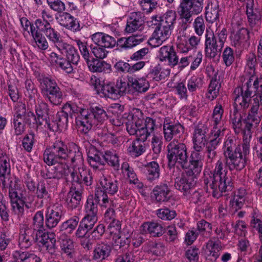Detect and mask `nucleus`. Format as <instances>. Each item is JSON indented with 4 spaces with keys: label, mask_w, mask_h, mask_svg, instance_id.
Listing matches in <instances>:
<instances>
[{
    "label": "nucleus",
    "mask_w": 262,
    "mask_h": 262,
    "mask_svg": "<svg viewBox=\"0 0 262 262\" xmlns=\"http://www.w3.org/2000/svg\"><path fill=\"white\" fill-rule=\"evenodd\" d=\"M224 162L217 161L214 170L205 174L204 183L207 192L211 193L213 196L219 198L223 192L231 191L232 183L230 178L227 176L225 167L230 171H241L245 167L247 156L250 153V144L243 142L242 151L239 144L233 138H228L223 147Z\"/></svg>",
    "instance_id": "nucleus-1"
},
{
    "label": "nucleus",
    "mask_w": 262,
    "mask_h": 262,
    "mask_svg": "<svg viewBox=\"0 0 262 262\" xmlns=\"http://www.w3.org/2000/svg\"><path fill=\"white\" fill-rule=\"evenodd\" d=\"M43 160L48 166L56 165L45 173L41 171L42 177L46 179L59 180L68 176L69 167L68 162L76 165L83 162L82 155L79 147L73 144L69 147L64 142L57 139L53 144L47 147L43 154Z\"/></svg>",
    "instance_id": "nucleus-2"
},
{
    "label": "nucleus",
    "mask_w": 262,
    "mask_h": 262,
    "mask_svg": "<svg viewBox=\"0 0 262 262\" xmlns=\"http://www.w3.org/2000/svg\"><path fill=\"white\" fill-rule=\"evenodd\" d=\"M260 82L261 80L252 75L242 86L236 88L234 91L235 104L243 111L248 108L250 104L252 106L256 102L258 107L262 106V83Z\"/></svg>",
    "instance_id": "nucleus-3"
},
{
    "label": "nucleus",
    "mask_w": 262,
    "mask_h": 262,
    "mask_svg": "<svg viewBox=\"0 0 262 262\" xmlns=\"http://www.w3.org/2000/svg\"><path fill=\"white\" fill-rule=\"evenodd\" d=\"M70 176L72 185L66 199V204L69 209H73L80 204L82 193L81 185L91 186L93 178L90 170L83 167H79L78 171L74 170L70 173Z\"/></svg>",
    "instance_id": "nucleus-4"
},
{
    "label": "nucleus",
    "mask_w": 262,
    "mask_h": 262,
    "mask_svg": "<svg viewBox=\"0 0 262 262\" xmlns=\"http://www.w3.org/2000/svg\"><path fill=\"white\" fill-rule=\"evenodd\" d=\"M126 123V130L130 135H136L143 141L154 135L157 128L156 120L150 117L144 119L143 114L139 108H135Z\"/></svg>",
    "instance_id": "nucleus-5"
},
{
    "label": "nucleus",
    "mask_w": 262,
    "mask_h": 262,
    "mask_svg": "<svg viewBox=\"0 0 262 262\" xmlns=\"http://www.w3.org/2000/svg\"><path fill=\"white\" fill-rule=\"evenodd\" d=\"M91 83L93 85L98 94L101 97L116 99L127 93V84L122 79H118L116 83L105 82L96 76L92 77Z\"/></svg>",
    "instance_id": "nucleus-6"
},
{
    "label": "nucleus",
    "mask_w": 262,
    "mask_h": 262,
    "mask_svg": "<svg viewBox=\"0 0 262 262\" xmlns=\"http://www.w3.org/2000/svg\"><path fill=\"white\" fill-rule=\"evenodd\" d=\"M167 158L169 167L177 165L183 169L188 166L187 148L185 144L173 139L167 145Z\"/></svg>",
    "instance_id": "nucleus-7"
},
{
    "label": "nucleus",
    "mask_w": 262,
    "mask_h": 262,
    "mask_svg": "<svg viewBox=\"0 0 262 262\" xmlns=\"http://www.w3.org/2000/svg\"><path fill=\"white\" fill-rule=\"evenodd\" d=\"M226 29L223 28L221 31H206L205 33L204 52L206 57L214 58L220 55L224 46L227 34Z\"/></svg>",
    "instance_id": "nucleus-8"
},
{
    "label": "nucleus",
    "mask_w": 262,
    "mask_h": 262,
    "mask_svg": "<svg viewBox=\"0 0 262 262\" xmlns=\"http://www.w3.org/2000/svg\"><path fill=\"white\" fill-rule=\"evenodd\" d=\"M204 0H181L178 12L182 19L179 30L186 31L192 21V15L200 13L203 8Z\"/></svg>",
    "instance_id": "nucleus-9"
},
{
    "label": "nucleus",
    "mask_w": 262,
    "mask_h": 262,
    "mask_svg": "<svg viewBox=\"0 0 262 262\" xmlns=\"http://www.w3.org/2000/svg\"><path fill=\"white\" fill-rule=\"evenodd\" d=\"M39 82L41 94L46 101L54 105L62 103L63 93L54 79L45 77L39 78Z\"/></svg>",
    "instance_id": "nucleus-10"
},
{
    "label": "nucleus",
    "mask_w": 262,
    "mask_h": 262,
    "mask_svg": "<svg viewBox=\"0 0 262 262\" xmlns=\"http://www.w3.org/2000/svg\"><path fill=\"white\" fill-rule=\"evenodd\" d=\"M101 187L95 191V196L97 201H101L100 205L106 207L112 204V200L108 199L107 193L111 195L115 194L118 190V182L110 178L103 177L100 179Z\"/></svg>",
    "instance_id": "nucleus-11"
},
{
    "label": "nucleus",
    "mask_w": 262,
    "mask_h": 262,
    "mask_svg": "<svg viewBox=\"0 0 262 262\" xmlns=\"http://www.w3.org/2000/svg\"><path fill=\"white\" fill-rule=\"evenodd\" d=\"M256 102L252 106L246 119L243 120L245 124L243 133V142L250 144L252 137V130L256 128L260 121V113Z\"/></svg>",
    "instance_id": "nucleus-12"
},
{
    "label": "nucleus",
    "mask_w": 262,
    "mask_h": 262,
    "mask_svg": "<svg viewBox=\"0 0 262 262\" xmlns=\"http://www.w3.org/2000/svg\"><path fill=\"white\" fill-rule=\"evenodd\" d=\"M0 179L3 190L17 186L11 176L10 159L6 154L0 157Z\"/></svg>",
    "instance_id": "nucleus-13"
},
{
    "label": "nucleus",
    "mask_w": 262,
    "mask_h": 262,
    "mask_svg": "<svg viewBox=\"0 0 262 262\" xmlns=\"http://www.w3.org/2000/svg\"><path fill=\"white\" fill-rule=\"evenodd\" d=\"M63 207L59 204L47 207L45 213V225L49 229L57 226L63 215Z\"/></svg>",
    "instance_id": "nucleus-14"
},
{
    "label": "nucleus",
    "mask_w": 262,
    "mask_h": 262,
    "mask_svg": "<svg viewBox=\"0 0 262 262\" xmlns=\"http://www.w3.org/2000/svg\"><path fill=\"white\" fill-rule=\"evenodd\" d=\"M36 242L45 247L51 255H55L57 249L55 234L45 231L36 234Z\"/></svg>",
    "instance_id": "nucleus-15"
},
{
    "label": "nucleus",
    "mask_w": 262,
    "mask_h": 262,
    "mask_svg": "<svg viewBox=\"0 0 262 262\" xmlns=\"http://www.w3.org/2000/svg\"><path fill=\"white\" fill-rule=\"evenodd\" d=\"M63 108L66 111H68L69 114L71 112L76 114H79L78 118L76 119V124L77 125H80L83 128H85L84 130V128L83 131L86 133L90 129V126L91 123H89L88 120V116H89V110L81 107H78L75 104H70L67 103L63 106Z\"/></svg>",
    "instance_id": "nucleus-16"
},
{
    "label": "nucleus",
    "mask_w": 262,
    "mask_h": 262,
    "mask_svg": "<svg viewBox=\"0 0 262 262\" xmlns=\"http://www.w3.org/2000/svg\"><path fill=\"white\" fill-rule=\"evenodd\" d=\"M172 30L169 27L159 24L148 40L149 45L152 47L161 46L170 37Z\"/></svg>",
    "instance_id": "nucleus-17"
},
{
    "label": "nucleus",
    "mask_w": 262,
    "mask_h": 262,
    "mask_svg": "<svg viewBox=\"0 0 262 262\" xmlns=\"http://www.w3.org/2000/svg\"><path fill=\"white\" fill-rule=\"evenodd\" d=\"M204 147L200 149H196V145H193L194 151H192L190 156V161L188 162V166L186 169V173L189 175H198L201 171L203 163L202 162V156L200 151H202Z\"/></svg>",
    "instance_id": "nucleus-18"
},
{
    "label": "nucleus",
    "mask_w": 262,
    "mask_h": 262,
    "mask_svg": "<svg viewBox=\"0 0 262 262\" xmlns=\"http://www.w3.org/2000/svg\"><path fill=\"white\" fill-rule=\"evenodd\" d=\"M8 189L12 211L18 218L20 219L24 215L25 209L23 201L18 194L17 186H11Z\"/></svg>",
    "instance_id": "nucleus-19"
},
{
    "label": "nucleus",
    "mask_w": 262,
    "mask_h": 262,
    "mask_svg": "<svg viewBox=\"0 0 262 262\" xmlns=\"http://www.w3.org/2000/svg\"><path fill=\"white\" fill-rule=\"evenodd\" d=\"M36 233L26 225H23L19 230L18 246L21 249H28L36 242Z\"/></svg>",
    "instance_id": "nucleus-20"
},
{
    "label": "nucleus",
    "mask_w": 262,
    "mask_h": 262,
    "mask_svg": "<svg viewBox=\"0 0 262 262\" xmlns=\"http://www.w3.org/2000/svg\"><path fill=\"white\" fill-rule=\"evenodd\" d=\"M108 118V116L105 109L102 106H92L89 110L88 120L91 123L90 129L93 125H96V122H99L103 125V123Z\"/></svg>",
    "instance_id": "nucleus-21"
},
{
    "label": "nucleus",
    "mask_w": 262,
    "mask_h": 262,
    "mask_svg": "<svg viewBox=\"0 0 262 262\" xmlns=\"http://www.w3.org/2000/svg\"><path fill=\"white\" fill-rule=\"evenodd\" d=\"M127 92L142 93L146 92L149 88L148 81L144 78H136L134 76L128 77Z\"/></svg>",
    "instance_id": "nucleus-22"
},
{
    "label": "nucleus",
    "mask_w": 262,
    "mask_h": 262,
    "mask_svg": "<svg viewBox=\"0 0 262 262\" xmlns=\"http://www.w3.org/2000/svg\"><path fill=\"white\" fill-rule=\"evenodd\" d=\"M151 197L157 202H167L171 199L172 193L166 184L161 183L154 188Z\"/></svg>",
    "instance_id": "nucleus-23"
},
{
    "label": "nucleus",
    "mask_w": 262,
    "mask_h": 262,
    "mask_svg": "<svg viewBox=\"0 0 262 262\" xmlns=\"http://www.w3.org/2000/svg\"><path fill=\"white\" fill-rule=\"evenodd\" d=\"M144 23V15L140 12L130 13L127 19L125 28L126 32L132 33L136 31L141 30Z\"/></svg>",
    "instance_id": "nucleus-24"
},
{
    "label": "nucleus",
    "mask_w": 262,
    "mask_h": 262,
    "mask_svg": "<svg viewBox=\"0 0 262 262\" xmlns=\"http://www.w3.org/2000/svg\"><path fill=\"white\" fill-rule=\"evenodd\" d=\"M196 176L195 175L190 176L186 173V176L176 178L174 182L175 188L183 192L185 195L191 193V191H193L192 188L195 184L194 178Z\"/></svg>",
    "instance_id": "nucleus-25"
},
{
    "label": "nucleus",
    "mask_w": 262,
    "mask_h": 262,
    "mask_svg": "<svg viewBox=\"0 0 262 262\" xmlns=\"http://www.w3.org/2000/svg\"><path fill=\"white\" fill-rule=\"evenodd\" d=\"M160 60L161 61H168V64L173 68L177 66L178 56L172 46H164L159 51Z\"/></svg>",
    "instance_id": "nucleus-26"
},
{
    "label": "nucleus",
    "mask_w": 262,
    "mask_h": 262,
    "mask_svg": "<svg viewBox=\"0 0 262 262\" xmlns=\"http://www.w3.org/2000/svg\"><path fill=\"white\" fill-rule=\"evenodd\" d=\"M35 24L38 29L52 42L54 46L62 39L61 35L57 30L52 28L50 24H46L44 25L41 23L40 19L35 20Z\"/></svg>",
    "instance_id": "nucleus-27"
},
{
    "label": "nucleus",
    "mask_w": 262,
    "mask_h": 262,
    "mask_svg": "<svg viewBox=\"0 0 262 262\" xmlns=\"http://www.w3.org/2000/svg\"><path fill=\"white\" fill-rule=\"evenodd\" d=\"M184 132L183 126L179 123H166L163 125L164 138L166 141L171 142L172 139L180 137L181 134Z\"/></svg>",
    "instance_id": "nucleus-28"
},
{
    "label": "nucleus",
    "mask_w": 262,
    "mask_h": 262,
    "mask_svg": "<svg viewBox=\"0 0 262 262\" xmlns=\"http://www.w3.org/2000/svg\"><path fill=\"white\" fill-rule=\"evenodd\" d=\"M104 151L98 150L95 146H91L88 149V161L91 167L98 168L100 165H104Z\"/></svg>",
    "instance_id": "nucleus-29"
},
{
    "label": "nucleus",
    "mask_w": 262,
    "mask_h": 262,
    "mask_svg": "<svg viewBox=\"0 0 262 262\" xmlns=\"http://www.w3.org/2000/svg\"><path fill=\"white\" fill-rule=\"evenodd\" d=\"M112 247L105 242L97 243L93 251V259L97 261H102L108 257L111 254Z\"/></svg>",
    "instance_id": "nucleus-30"
},
{
    "label": "nucleus",
    "mask_w": 262,
    "mask_h": 262,
    "mask_svg": "<svg viewBox=\"0 0 262 262\" xmlns=\"http://www.w3.org/2000/svg\"><path fill=\"white\" fill-rule=\"evenodd\" d=\"M208 128L204 124L198 125L194 129L193 137V145H196V149L205 147L207 140V134Z\"/></svg>",
    "instance_id": "nucleus-31"
},
{
    "label": "nucleus",
    "mask_w": 262,
    "mask_h": 262,
    "mask_svg": "<svg viewBox=\"0 0 262 262\" xmlns=\"http://www.w3.org/2000/svg\"><path fill=\"white\" fill-rule=\"evenodd\" d=\"M92 39L96 45L105 48H112L116 44L115 38L102 32H97L92 35Z\"/></svg>",
    "instance_id": "nucleus-32"
},
{
    "label": "nucleus",
    "mask_w": 262,
    "mask_h": 262,
    "mask_svg": "<svg viewBox=\"0 0 262 262\" xmlns=\"http://www.w3.org/2000/svg\"><path fill=\"white\" fill-rule=\"evenodd\" d=\"M246 14L251 27L260 24L261 15L258 9L254 8V2L246 4Z\"/></svg>",
    "instance_id": "nucleus-33"
},
{
    "label": "nucleus",
    "mask_w": 262,
    "mask_h": 262,
    "mask_svg": "<svg viewBox=\"0 0 262 262\" xmlns=\"http://www.w3.org/2000/svg\"><path fill=\"white\" fill-rule=\"evenodd\" d=\"M12 257L14 262H41L40 257L27 251L16 250L13 252Z\"/></svg>",
    "instance_id": "nucleus-34"
},
{
    "label": "nucleus",
    "mask_w": 262,
    "mask_h": 262,
    "mask_svg": "<svg viewBox=\"0 0 262 262\" xmlns=\"http://www.w3.org/2000/svg\"><path fill=\"white\" fill-rule=\"evenodd\" d=\"M89 70L93 72L110 73L111 66L106 62L98 59L92 58L86 62Z\"/></svg>",
    "instance_id": "nucleus-35"
},
{
    "label": "nucleus",
    "mask_w": 262,
    "mask_h": 262,
    "mask_svg": "<svg viewBox=\"0 0 262 262\" xmlns=\"http://www.w3.org/2000/svg\"><path fill=\"white\" fill-rule=\"evenodd\" d=\"M141 231L144 233H149L152 236L159 237L164 233L163 227L158 223L146 222L141 226Z\"/></svg>",
    "instance_id": "nucleus-36"
},
{
    "label": "nucleus",
    "mask_w": 262,
    "mask_h": 262,
    "mask_svg": "<svg viewBox=\"0 0 262 262\" xmlns=\"http://www.w3.org/2000/svg\"><path fill=\"white\" fill-rule=\"evenodd\" d=\"M59 23L61 26L74 31L80 30L77 19L68 13H63L60 15Z\"/></svg>",
    "instance_id": "nucleus-37"
},
{
    "label": "nucleus",
    "mask_w": 262,
    "mask_h": 262,
    "mask_svg": "<svg viewBox=\"0 0 262 262\" xmlns=\"http://www.w3.org/2000/svg\"><path fill=\"white\" fill-rule=\"evenodd\" d=\"M221 87L220 76L214 74L209 84L208 91L206 94V98L211 101L213 100L218 96Z\"/></svg>",
    "instance_id": "nucleus-38"
},
{
    "label": "nucleus",
    "mask_w": 262,
    "mask_h": 262,
    "mask_svg": "<svg viewBox=\"0 0 262 262\" xmlns=\"http://www.w3.org/2000/svg\"><path fill=\"white\" fill-rule=\"evenodd\" d=\"M170 73V70L162 68L160 64L152 67L147 75V77L152 78L156 81H159L165 79Z\"/></svg>",
    "instance_id": "nucleus-39"
},
{
    "label": "nucleus",
    "mask_w": 262,
    "mask_h": 262,
    "mask_svg": "<svg viewBox=\"0 0 262 262\" xmlns=\"http://www.w3.org/2000/svg\"><path fill=\"white\" fill-rule=\"evenodd\" d=\"M35 112L37 116V124L41 125L43 124V120L49 119V108L45 102L38 101V103L35 106Z\"/></svg>",
    "instance_id": "nucleus-40"
},
{
    "label": "nucleus",
    "mask_w": 262,
    "mask_h": 262,
    "mask_svg": "<svg viewBox=\"0 0 262 262\" xmlns=\"http://www.w3.org/2000/svg\"><path fill=\"white\" fill-rule=\"evenodd\" d=\"M232 45L239 47L244 40L249 38V32L245 28H241L237 31H233L230 35Z\"/></svg>",
    "instance_id": "nucleus-41"
},
{
    "label": "nucleus",
    "mask_w": 262,
    "mask_h": 262,
    "mask_svg": "<svg viewBox=\"0 0 262 262\" xmlns=\"http://www.w3.org/2000/svg\"><path fill=\"white\" fill-rule=\"evenodd\" d=\"M35 195L36 198L40 200V207H42L50 200L51 194L48 190L46 184L43 181H40L37 184Z\"/></svg>",
    "instance_id": "nucleus-42"
},
{
    "label": "nucleus",
    "mask_w": 262,
    "mask_h": 262,
    "mask_svg": "<svg viewBox=\"0 0 262 262\" xmlns=\"http://www.w3.org/2000/svg\"><path fill=\"white\" fill-rule=\"evenodd\" d=\"M137 137V139L132 142V144L127 148V151L132 157H139L142 155L146 149L144 142Z\"/></svg>",
    "instance_id": "nucleus-43"
},
{
    "label": "nucleus",
    "mask_w": 262,
    "mask_h": 262,
    "mask_svg": "<svg viewBox=\"0 0 262 262\" xmlns=\"http://www.w3.org/2000/svg\"><path fill=\"white\" fill-rule=\"evenodd\" d=\"M101 202L97 201L95 196L94 198L93 195L89 196L84 206L85 215L98 217V204H101Z\"/></svg>",
    "instance_id": "nucleus-44"
},
{
    "label": "nucleus",
    "mask_w": 262,
    "mask_h": 262,
    "mask_svg": "<svg viewBox=\"0 0 262 262\" xmlns=\"http://www.w3.org/2000/svg\"><path fill=\"white\" fill-rule=\"evenodd\" d=\"M104 165L107 163L114 170H118L120 167L119 157L116 151L114 150H104L103 152Z\"/></svg>",
    "instance_id": "nucleus-45"
},
{
    "label": "nucleus",
    "mask_w": 262,
    "mask_h": 262,
    "mask_svg": "<svg viewBox=\"0 0 262 262\" xmlns=\"http://www.w3.org/2000/svg\"><path fill=\"white\" fill-rule=\"evenodd\" d=\"M145 247L148 252L158 256L164 255L166 250L164 244L159 241H148L145 244Z\"/></svg>",
    "instance_id": "nucleus-46"
},
{
    "label": "nucleus",
    "mask_w": 262,
    "mask_h": 262,
    "mask_svg": "<svg viewBox=\"0 0 262 262\" xmlns=\"http://www.w3.org/2000/svg\"><path fill=\"white\" fill-rule=\"evenodd\" d=\"M159 166L155 161L148 163L145 165V173L147 179L150 181H152L159 177Z\"/></svg>",
    "instance_id": "nucleus-47"
},
{
    "label": "nucleus",
    "mask_w": 262,
    "mask_h": 262,
    "mask_svg": "<svg viewBox=\"0 0 262 262\" xmlns=\"http://www.w3.org/2000/svg\"><path fill=\"white\" fill-rule=\"evenodd\" d=\"M32 230L36 234L39 232L45 231L44 229V215L42 210L37 211L33 217L32 223L31 225Z\"/></svg>",
    "instance_id": "nucleus-48"
},
{
    "label": "nucleus",
    "mask_w": 262,
    "mask_h": 262,
    "mask_svg": "<svg viewBox=\"0 0 262 262\" xmlns=\"http://www.w3.org/2000/svg\"><path fill=\"white\" fill-rule=\"evenodd\" d=\"M246 190L244 188H240L235 193L234 195L230 201L232 206L235 210H237L242 208L245 202Z\"/></svg>",
    "instance_id": "nucleus-49"
},
{
    "label": "nucleus",
    "mask_w": 262,
    "mask_h": 262,
    "mask_svg": "<svg viewBox=\"0 0 262 262\" xmlns=\"http://www.w3.org/2000/svg\"><path fill=\"white\" fill-rule=\"evenodd\" d=\"M177 15L172 10L168 11L162 17H159L160 24L173 30L176 23Z\"/></svg>",
    "instance_id": "nucleus-50"
},
{
    "label": "nucleus",
    "mask_w": 262,
    "mask_h": 262,
    "mask_svg": "<svg viewBox=\"0 0 262 262\" xmlns=\"http://www.w3.org/2000/svg\"><path fill=\"white\" fill-rule=\"evenodd\" d=\"M26 91L25 92L26 96L29 98L30 104L32 102L35 103V98L37 96V90L34 83L30 80H27L25 82Z\"/></svg>",
    "instance_id": "nucleus-51"
},
{
    "label": "nucleus",
    "mask_w": 262,
    "mask_h": 262,
    "mask_svg": "<svg viewBox=\"0 0 262 262\" xmlns=\"http://www.w3.org/2000/svg\"><path fill=\"white\" fill-rule=\"evenodd\" d=\"M219 5L218 4H211V7L209 9L206 7L205 17L207 21L213 23L219 19Z\"/></svg>",
    "instance_id": "nucleus-52"
},
{
    "label": "nucleus",
    "mask_w": 262,
    "mask_h": 262,
    "mask_svg": "<svg viewBox=\"0 0 262 262\" xmlns=\"http://www.w3.org/2000/svg\"><path fill=\"white\" fill-rule=\"evenodd\" d=\"M157 216L164 221H171L177 215L175 210H171L167 207L158 209L156 211Z\"/></svg>",
    "instance_id": "nucleus-53"
},
{
    "label": "nucleus",
    "mask_w": 262,
    "mask_h": 262,
    "mask_svg": "<svg viewBox=\"0 0 262 262\" xmlns=\"http://www.w3.org/2000/svg\"><path fill=\"white\" fill-rule=\"evenodd\" d=\"M223 113L224 109L222 105L220 103L216 104L213 109L212 115L213 124H224V122L223 120Z\"/></svg>",
    "instance_id": "nucleus-54"
},
{
    "label": "nucleus",
    "mask_w": 262,
    "mask_h": 262,
    "mask_svg": "<svg viewBox=\"0 0 262 262\" xmlns=\"http://www.w3.org/2000/svg\"><path fill=\"white\" fill-rule=\"evenodd\" d=\"M144 39L142 35H134L125 38L123 48H132L142 42Z\"/></svg>",
    "instance_id": "nucleus-55"
},
{
    "label": "nucleus",
    "mask_w": 262,
    "mask_h": 262,
    "mask_svg": "<svg viewBox=\"0 0 262 262\" xmlns=\"http://www.w3.org/2000/svg\"><path fill=\"white\" fill-rule=\"evenodd\" d=\"M54 118L62 129L67 127L69 121V113L68 111H66L63 106L62 111L58 112Z\"/></svg>",
    "instance_id": "nucleus-56"
},
{
    "label": "nucleus",
    "mask_w": 262,
    "mask_h": 262,
    "mask_svg": "<svg viewBox=\"0 0 262 262\" xmlns=\"http://www.w3.org/2000/svg\"><path fill=\"white\" fill-rule=\"evenodd\" d=\"M9 211L7 202L3 193L0 192V216L3 221L5 222L9 221Z\"/></svg>",
    "instance_id": "nucleus-57"
},
{
    "label": "nucleus",
    "mask_w": 262,
    "mask_h": 262,
    "mask_svg": "<svg viewBox=\"0 0 262 262\" xmlns=\"http://www.w3.org/2000/svg\"><path fill=\"white\" fill-rule=\"evenodd\" d=\"M225 130L226 127L224 126V124H213L210 138L215 140L219 139V141L221 142L224 136Z\"/></svg>",
    "instance_id": "nucleus-58"
},
{
    "label": "nucleus",
    "mask_w": 262,
    "mask_h": 262,
    "mask_svg": "<svg viewBox=\"0 0 262 262\" xmlns=\"http://www.w3.org/2000/svg\"><path fill=\"white\" fill-rule=\"evenodd\" d=\"M79 222V217L77 216H74L63 223L61 227V230H67L68 232L70 233L75 229Z\"/></svg>",
    "instance_id": "nucleus-59"
},
{
    "label": "nucleus",
    "mask_w": 262,
    "mask_h": 262,
    "mask_svg": "<svg viewBox=\"0 0 262 262\" xmlns=\"http://www.w3.org/2000/svg\"><path fill=\"white\" fill-rule=\"evenodd\" d=\"M234 103V108L232 112H231L230 118L232 121L233 126L235 128H241L242 126V116L240 113L238 112L237 106Z\"/></svg>",
    "instance_id": "nucleus-60"
},
{
    "label": "nucleus",
    "mask_w": 262,
    "mask_h": 262,
    "mask_svg": "<svg viewBox=\"0 0 262 262\" xmlns=\"http://www.w3.org/2000/svg\"><path fill=\"white\" fill-rule=\"evenodd\" d=\"M187 84L189 92H193L201 88L202 79L196 76H193L188 80Z\"/></svg>",
    "instance_id": "nucleus-61"
},
{
    "label": "nucleus",
    "mask_w": 262,
    "mask_h": 262,
    "mask_svg": "<svg viewBox=\"0 0 262 262\" xmlns=\"http://www.w3.org/2000/svg\"><path fill=\"white\" fill-rule=\"evenodd\" d=\"M206 247L208 252L209 253V255L213 257L215 259L219 257L221 247L218 244L212 241H209L206 244Z\"/></svg>",
    "instance_id": "nucleus-62"
},
{
    "label": "nucleus",
    "mask_w": 262,
    "mask_h": 262,
    "mask_svg": "<svg viewBox=\"0 0 262 262\" xmlns=\"http://www.w3.org/2000/svg\"><path fill=\"white\" fill-rule=\"evenodd\" d=\"M222 57L223 61L227 67L231 66L235 59L233 50L230 47H226L223 51Z\"/></svg>",
    "instance_id": "nucleus-63"
},
{
    "label": "nucleus",
    "mask_w": 262,
    "mask_h": 262,
    "mask_svg": "<svg viewBox=\"0 0 262 262\" xmlns=\"http://www.w3.org/2000/svg\"><path fill=\"white\" fill-rule=\"evenodd\" d=\"M212 230L211 225L203 219L201 220L197 223V231L198 233L204 235H209V233L211 232Z\"/></svg>",
    "instance_id": "nucleus-64"
}]
</instances>
